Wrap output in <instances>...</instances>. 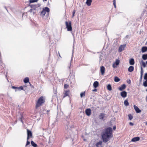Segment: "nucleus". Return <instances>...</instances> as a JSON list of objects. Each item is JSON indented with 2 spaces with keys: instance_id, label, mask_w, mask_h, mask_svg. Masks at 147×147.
<instances>
[{
  "instance_id": "obj_28",
  "label": "nucleus",
  "mask_w": 147,
  "mask_h": 147,
  "mask_svg": "<svg viewBox=\"0 0 147 147\" xmlns=\"http://www.w3.org/2000/svg\"><path fill=\"white\" fill-rule=\"evenodd\" d=\"M45 13L46 12L43 9L42 11L41 12L40 15L42 16H43L45 15Z\"/></svg>"
},
{
  "instance_id": "obj_31",
  "label": "nucleus",
  "mask_w": 147,
  "mask_h": 147,
  "mask_svg": "<svg viewBox=\"0 0 147 147\" xmlns=\"http://www.w3.org/2000/svg\"><path fill=\"white\" fill-rule=\"evenodd\" d=\"M102 142L101 141L97 142L96 144L97 147H98L99 145H100L102 144Z\"/></svg>"
},
{
  "instance_id": "obj_2",
  "label": "nucleus",
  "mask_w": 147,
  "mask_h": 147,
  "mask_svg": "<svg viewBox=\"0 0 147 147\" xmlns=\"http://www.w3.org/2000/svg\"><path fill=\"white\" fill-rule=\"evenodd\" d=\"M45 97L42 96L40 97L36 102V108L42 105L45 102Z\"/></svg>"
},
{
  "instance_id": "obj_41",
  "label": "nucleus",
  "mask_w": 147,
  "mask_h": 147,
  "mask_svg": "<svg viewBox=\"0 0 147 147\" xmlns=\"http://www.w3.org/2000/svg\"><path fill=\"white\" fill-rule=\"evenodd\" d=\"M75 12H76V10H74L73 12L72 18H73V17L74 16Z\"/></svg>"
},
{
  "instance_id": "obj_57",
  "label": "nucleus",
  "mask_w": 147,
  "mask_h": 147,
  "mask_svg": "<svg viewBox=\"0 0 147 147\" xmlns=\"http://www.w3.org/2000/svg\"><path fill=\"white\" fill-rule=\"evenodd\" d=\"M128 35H127V36H126V37H128Z\"/></svg>"
},
{
  "instance_id": "obj_10",
  "label": "nucleus",
  "mask_w": 147,
  "mask_h": 147,
  "mask_svg": "<svg viewBox=\"0 0 147 147\" xmlns=\"http://www.w3.org/2000/svg\"><path fill=\"white\" fill-rule=\"evenodd\" d=\"M140 138L139 137H134L132 139L131 141L132 142H136L139 140Z\"/></svg>"
},
{
  "instance_id": "obj_47",
  "label": "nucleus",
  "mask_w": 147,
  "mask_h": 147,
  "mask_svg": "<svg viewBox=\"0 0 147 147\" xmlns=\"http://www.w3.org/2000/svg\"><path fill=\"white\" fill-rule=\"evenodd\" d=\"M116 126H114L113 127V130H115V129H116Z\"/></svg>"
},
{
  "instance_id": "obj_53",
  "label": "nucleus",
  "mask_w": 147,
  "mask_h": 147,
  "mask_svg": "<svg viewBox=\"0 0 147 147\" xmlns=\"http://www.w3.org/2000/svg\"><path fill=\"white\" fill-rule=\"evenodd\" d=\"M114 5V6L115 7V8H116V5Z\"/></svg>"
},
{
  "instance_id": "obj_6",
  "label": "nucleus",
  "mask_w": 147,
  "mask_h": 147,
  "mask_svg": "<svg viewBox=\"0 0 147 147\" xmlns=\"http://www.w3.org/2000/svg\"><path fill=\"white\" fill-rule=\"evenodd\" d=\"M31 8H32L33 10H36V9L38 7H39L40 5L38 4L36 5H30Z\"/></svg>"
},
{
  "instance_id": "obj_43",
  "label": "nucleus",
  "mask_w": 147,
  "mask_h": 147,
  "mask_svg": "<svg viewBox=\"0 0 147 147\" xmlns=\"http://www.w3.org/2000/svg\"><path fill=\"white\" fill-rule=\"evenodd\" d=\"M30 144V142L28 141V140H27V142L26 144V146H27L28 145H29Z\"/></svg>"
},
{
  "instance_id": "obj_36",
  "label": "nucleus",
  "mask_w": 147,
  "mask_h": 147,
  "mask_svg": "<svg viewBox=\"0 0 147 147\" xmlns=\"http://www.w3.org/2000/svg\"><path fill=\"white\" fill-rule=\"evenodd\" d=\"M69 86V85L66 84H65L64 85V88L66 89Z\"/></svg>"
},
{
  "instance_id": "obj_1",
  "label": "nucleus",
  "mask_w": 147,
  "mask_h": 147,
  "mask_svg": "<svg viewBox=\"0 0 147 147\" xmlns=\"http://www.w3.org/2000/svg\"><path fill=\"white\" fill-rule=\"evenodd\" d=\"M102 136L104 142H107L110 138L113 137L112 128L109 127L106 128L105 131L102 133Z\"/></svg>"
},
{
  "instance_id": "obj_44",
  "label": "nucleus",
  "mask_w": 147,
  "mask_h": 147,
  "mask_svg": "<svg viewBox=\"0 0 147 147\" xmlns=\"http://www.w3.org/2000/svg\"><path fill=\"white\" fill-rule=\"evenodd\" d=\"M127 83L129 84H130L131 83V80H127Z\"/></svg>"
},
{
  "instance_id": "obj_24",
  "label": "nucleus",
  "mask_w": 147,
  "mask_h": 147,
  "mask_svg": "<svg viewBox=\"0 0 147 147\" xmlns=\"http://www.w3.org/2000/svg\"><path fill=\"white\" fill-rule=\"evenodd\" d=\"M120 79L117 77L116 76L115 77L114 80L116 82H118L120 81Z\"/></svg>"
},
{
  "instance_id": "obj_23",
  "label": "nucleus",
  "mask_w": 147,
  "mask_h": 147,
  "mask_svg": "<svg viewBox=\"0 0 147 147\" xmlns=\"http://www.w3.org/2000/svg\"><path fill=\"white\" fill-rule=\"evenodd\" d=\"M142 58L144 60H146L147 59V54L143 55L142 56Z\"/></svg>"
},
{
  "instance_id": "obj_3",
  "label": "nucleus",
  "mask_w": 147,
  "mask_h": 147,
  "mask_svg": "<svg viewBox=\"0 0 147 147\" xmlns=\"http://www.w3.org/2000/svg\"><path fill=\"white\" fill-rule=\"evenodd\" d=\"M66 28L67 29V30L69 31H71L72 30V27L71 25V22L69 21L68 22L67 21L65 22Z\"/></svg>"
},
{
  "instance_id": "obj_52",
  "label": "nucleus",
  "mask_w": 147,
  "mask_h": 147,
  "mask_svg": "<svg viewBox=\"0 0 147 147\" xmlns=\"http://www.w3.org/2000/svg\"><path fill=\"white\" fill-rule=\"evenodd\" d=\"M113 4L114 5H116V3H113Z\"/></svg>"
},
{
  "instance_id": "obj_22",
  "label": "nucleus",
  "mask_w": 147,
  "mask_h": 147,
  "mask_svg": "<svg viewBox=\"0 0 147 147\" xmlns=\"http://www.w3.org/2000/svg\"><path fill=\"white\" fill-rule=\"evenodd\" d=\"M43 10H44L45 12H46V11H47V12H49V9L47 7H46L45 8L43 9Z\"/></svg>"
},
{
  "instance_id": "obj_12",
  "label": "nucleus",
  "mask_w": 147,
  "mask_h": 147,
  "mask_svg": "<svg viewBox=\"0 0 147 147\" xmlns=\"http://www.w3.org/2000/svg\"><path fill=\"white\" fill-rule=\"evenodd\" d=\"M127 93L125 91L122 92L121 93V96L123 98H125L127 96Z\"/></svg>"
},
{
  "instance_id": "obj_21",
  "label": "nucleus",
  "mask_w": 147,
  "mask_h": 147,
  "mask_svg": "<svg viewBox=\"0 0 147 147\" xmlns=\"http://www.w3.org/2000/svg\"><path fill=\"white\" fill-rule=\"evenodd\" d=\"M141 67L143 66L144 67H145L146 66L145 63L143 60H142L141 61Z\"/></svg>"
},
{
  "instance_id": "obj_54",
  "label": "nucleus",
  "mask_w": 147,
  "mask_h": 147,
  "mask_svg": "<svg viewBox=\"0 0 147 147\" xmlns=\"http://www.w3.org/2000/svg\"><path fill=\"white\" fill-rule=\"evenodd\" d=\"M145 123H146V124L147 125V122H145Z\"/></svg>"
},
{
  "instance_id": "obj_55",
  "label": "nucleus",
  "mask_w": 147,
  "mask_h": 147,
  "mask_svg": "<svg viewBox=\"0 0 147 147\" xmlns=\"http://www.w3.org/2000/svg\"><path fill=\"white\" fill-rule=\"evenodd\" d=\"M43 1H47V0H43Z\"/></svg>"
},
{
  "instance_id": "obj_5",
  "label": "nucleus",
  "mask_w": 147,
  "mask_h": 147,
  "mask_svg": "<svg viewBox=\"0 0 147 147\" xmlns=\"http://www.w3.org/2000/svg\"><path fill=\"white\" fill-rule=\"evenodd\" d=\"M120 62V61L119 60L116 59L115 61V63H113V67L114 68L117 67V66L118 65Z\"/></svg>"
},
{
  "instance_id": "obj_39",
  "label": "nucleus",
  "mask_w": 147,
  "mask_h": 147,
  "mask_svg": "<svg viewBox=\"0 0 147 147\" xmlns=\"http://www.w3.org/2000/svg\"><path fill=\"white\" fill-rule=\"evenodd\" d=\"M141 72H140L141 75H143V69H142V67H141Z\"/></svg>"
},
{
  "instance_id": "obj_9",
  "label": "nucleus",
  "mask_w": 147,
  "mask_h": 147,
  "mask_svg": "<svg viewBox=\"0 0 147 147\" xmlns=\"http://www.w3.org/2000/svg\"><path fill=\"white\" fill-rule=\"evenodd\" d=\"M86 115L88 116H90L91 114V110L90 109H87L85 111Z\"/></svg>"
},
{
  "instance_id": "obj_38",
  "label": "nucleus",
  "mask_w": 147,
  "mask_h": 147,
  "mask_svg": "<svg viewBox=\"0 0 147 147\" xmlns=\"http://www.w3.org/2000/svg\"><path fill=\"white\" fill-rule=\"evenodd\" d=\"M4 66V65L3 64L1 63V64H0V68H1V69H4V67L3 66Z\"/></svg>"
},
{
  "instance_id": "obj_7",
  "label": "nucleus",
  "mask_w": 147,
  "mask_h": 147,
  "mask_svg": "<svg viewBox=\"0 0 147 147\" xmlns=\"http://www.w3.org/2000/svg\"><path fill=\"white\" fill-rule=\"evenodd\" d=\"M125 46H126L125 45H121L119 47V52H121L122 51H123L125 49Z\"/></svg>"
},
{
  "instance_id": "obj_26",
  "label": "nucleus",
  "mask_w": 147,
  "mask_h": 147,
  "mask_svg": "<svg viewBox=\"0 0 147 147\" xmlns=\"http://www.w3.org/2000/svg\"><path fill=\"white\" fill-rule=\"evenodd\" d=\"M31 145L34 147H36L37 146V144L34 143V142L32 141H31Z\"/></svg>"
},
{
  "instance_id": "obj_50",
  "label": "nucleus",
  "mask_w": 147,
  "mask_h": 147,
  "mask_svg": "<svg viewBox=\"0 0 147 147\" xmlns=\"http://www.w3.org/2000/svg\"><path fill=\"white\" fill-rule=\"evenodd\" d=\"M35 13H36V12H34V11H33V15H34V14H35Z\"/></svg>"
},
{
  "instance_id": "obj_58",
  "label": "nucleus",
  "mask_w": 147,
  "mask_h": 147,
  "mask_svg": "<svg viewBox=\"0 0 147 147\" xmlns=\"http://www.w3.org/2000/svg\"><path fill=\"white\" fill-rule=\"evenodd\" d=\"M21 121H22V120H21Z\"/></svg>"
},
{
  "instance_id": "obj_42",
  "label": "nucleus",
  "mask_w": 147,
  "mask_h": 147,
  "mask_svg": "<svg viewBox=\"0 0 147 147\" xmlns=\"http://www.w3.org/2000/svg\"><path fill=\"white\" fill-rule=\"evenodd\" d=\"M70 131V129H69L68 130V131ZM65 132L66 134H68L67 135H68V134H69V133L70 132H69V133H67V130H66L65 131Z\"/></svg>"
},
{
  "instance_id": "obj_32",
  "label": "nucleus",
  "mask_w": 147,
  "mask_h": 147,
  "mask_svg": "<svg viewBox=\"0 0 147 147\" xmlns=\"http://www.w3.org/2000/svg\"><path fill=\"white\" fill-rule=\"evenodd\" d=\"M12 88L13 89H15L16 90V91H18V89H19L18 87H15V86H12Z\"/></svg>"
},
{
  "instance_id": "obj_33",
  "label": "nucleus",
  "mask_w": 147,
  "mask_h": 147,
  "mask_svg": "<svg viewBox=\"0 0 147 147\" xmlns=\"http://www.w3.org/2000/svg\"><path fill=\"white\" fill-rule=\"evenodd\" d=\"M143 85L145 87L147 86V80L143 83Z\"/></svg>"
},
{
  "instance_id": "obj_49",
  "label": "nucleus",
  "mask_w": 147,
  "mask_h": 147,
  "mask_svg": "<svg viewBox=\"0 0 147 147\" xmlns=\"http://www.w3.org/2000/svg\"><path fill=\"white\" fill-rule=\"evenodd\" d=\"M142 76L143 75H141L140 76V79L141 80L142 78Z\"/></svg>"
},
{
  "instance_id": "obj_51",
  "label": "nucleus",
  "mask_w": 147,
  "mask_h": 147,
  "mask_svg": "<svg viewBox=\"0 0 147 147\" xmlns=\"http://www.w3.org/2000/svg\"><path fill=\"white\" fill-rule=\"evenodd\" d=\"M116 3L115 0H113V3Z\"/></svg>"
},
{
  "instance_id": "obj_37",
  "label": "nucleus",
  "mask_w": 147,
  "mask_h": 147,
  "mask_svg": "<svg viewBox=\"0 0 147 147\" xmlns=\"http://www.w3.org/2000/svg\"><path fill=\"white\" fill-rule=\"evenodd\" d=\"M144 80H147V73H146L145 74L144 77Z\"/></svg>"
},
{
  "instance_id": "obj_25",
  "label": "nucleus",
  "mask_w": 147,
  "mask_h": 147,
  "mask_svg": "<svg viewBox=\"0 0 147 147\" xmlns=\"http://www.w3.org/2000/svg\"><path fill=\"white\" fill-rule=\"evenodd\" d=\"M24 81L25 83H26L29 82V78L28 77H26L24 79Z\"/></svg>"
},
{
  "instance_id": "obj_30",
  "label": "nucleus",
  "mask_w": 147,
  "mask_h": 147,
  "mask_svg": "<svg viewBox=\"0 0 147 147\" xmlns=\"http://www.w3.org/2000/svg\"><path fill=\"white\" fill-rule=\"evenodd\" d=\"M124 104L126 106H128L129 105V103L127 100H125L124 101Z\"/></svg>"
},
{
  "instance_id": "obj_11",
  "label": "nucleus",
  "mask_w": 147,
  "mask_h": 147,
  "mask_svg": "<svg viewBox=\"0 0 147 147\" xmlns=\"http://www.w3.org/2000/svg\"><path fill=\"white\" fill-rule=\"evenodd\" d=\"M100 71L101 73V74L102 75H104L105 71V67L103 66H102L100 67Z\"/></svg>"
},
{
  "instance_id": "obj_15",
  "label": "nucleus",
  "mask_w": 147,
  "mask_h": 147,
  "mask_svg": "<svg viewBox=\"0 0 147 147\" xmlns=\"http://www.w3.org/2000/svg\"><path fill=\"white\" fill-rule=\"evenodd\" d=\"M105 114L103 113H101L99 115V119L102 120L105 117Z\"/></svg>"
},
{
  "instance_id": "obj_29",
  "label": "nucleus",
  "mask_w": 147,
  "mask_h": 147,
  "mask_svg": "<svg viewBox=\"0 0 147 147\" xmlns=\"http://www.w3.org/2000/svg\"><path fill=\"white\" fill-rule=\"evenodd\" d=\"M108 90L109 91H111L112 90V88L111 85L110 84H108L107 86Z\"/></svg>"
},
{
  "instance_id": "obj_48",
  "label": "nucleus",
  "mask_w": 147,
  "mask_h": 147,
  "mask_svg": "<svg viewBox=\"0 0 147 147\" xmlns=\"http://www.w3.org/2000/svg\"><path fill=\"white\" fill-rule=\"evenodd\" d=\"M92 91L93 92H96L97 91L96 89H95L92 90Z\"/></svg>"
},
{
  "instance_id": "obj_40",
  "label": "nucleus",
  "mask_w": 147,
  "mask_h": 147,
  "mask_svg": "<svg viewBox=\"0 0 147 147\" xmlns=\"http://www.w3.org/2000/svg\"><path fill=\"white\" fill-rule=\"evenodd\" d=\"M18 88H19V89H18V91L20 90H22L23 89V88L22 86H21L19 87H18Z\"/></svg>"
},
{
  "instance_id": "obj_35",
  "label": "nucleus",
  "mask_w": 147,
  "mask_h": 147,
  "mask_svg": "<svg viewBox=\"0 0 147 147\" xmlns=\"http://www.w3.org/2000/svg\"><path fill=\"white\" fill-rule=\"evenodd\" d=\"M38 0H30V3L37 2Z\"/></svg>"
},
{
  "instance_id": "obj_45",
  "label": "nucleus",
  "mask_w": 147,
  "mask_h": 147,
  "mask_svg": "<svg viewBox=\"0 0 147 147\" xmlns=\"http://www.w3.org/2000/svg\"><path fill=\"white\" fill-rule=\"evenodd\" d=\"M33 10H34L31 8V9L29 10V11L30 12H32Z\"/></svg>"
},
{
  "instance_id": "obj_34",
  "label": "nucleus",
  "mask_w": 147,
  "mask_h": 147,
  "mask_svg": "<svg viewBox=\"0 0 147 147\" xmlns=\"http://www.w3.org/2000/svg\"><path fill=\"white\" fill-rule=\"evenodd\" d=\"M128 117L129 118V119L131 120L133 118L131 114H129L128 115Z\"/></svg>"
},
{
  "instance_id": "obj_8",
  "label": "nucleus",
  "mask_w": 147,
  "mask_h": 147,
  "mask_svg": "<svg viewBox=\"0 0 147 147\" xmlns=\"http://www.w3.org/2000/svg\"><path fill=\"white\" fill-rule=\"evenodd\" d=\"M134 107L136 111V112L137 113H139L141 112V110L136 106L134 105Z\"/></svg>"
},
{
  "instance_id": "obj_4",
  "label": "nucleus",
  "mask_w": 147,
  "mask_h": 147,
  "mask_svg": "<svg viewBox=\"0 0 147 147\" xmlns=\"http://www.w3.org/2000/svg\"><path fill=\"white\" fill-rule=\"evenodd\" d=\"M27 140H28L29 138L32 137V135L31 131L29 130L28 129H27Z\"/></svg>"
},
{
  "instance_id": "obj_14",
  "label": "nucleus",
  "mask_w": 147,
  "mask_h": 147,
  "mask_svg": "<svg viewBox=\"0 0 147 147\" xmlns=\"http://www.w3.org/2000/svg\"><path fill=\"white\" fill-rule=\"evenodd\" d=\"M126 88V86L125 84H123L122 85L121 87L119 88V90L122 91L125 89Z\"/></svg>"
},
{
  "instance_id": "obj_17",
  "label": "nucleus",
  "mask_w": 147,
  "mask_h": 147,
  "mask_svg": "<svg viewBox=\"0 0 147 147\" xmlns=\"http://www.w3.org/2000/svg\"><path fill=\"white\" fill-rule=\"evenodd\" d=\"M134 70V67L132 66H130L128 69V71L129 72H131Z\"/></svg>"
},
{
  "instance_id": "obj_46",
  "label": "nucleus",
  "mask_w": 147,
  "mask_h": 147,
  "mask_svg": "<svg viewBox=\"0 0 147 147\" xmlns=\"http://www.w3.org/2000/svg\"><path fill=\"white\" fill-rule=\"evenodd\" d=\"M129 124L131 126H133V125H134L133 123H132V122H130L129 123Z\"/></svg>"
},
{
  "instance_id": "obj_18",
  "label": "nucleus",
  "mask_w": 147,
  "mask_h": 147,
  "mask_svg": "<svg viewBox=\"0 0 147 147\" xmlns=\"http://www.w3.org/2000/svg\"><path fill=\"white\" fill-rule=\"evenodd\" d=\"M135 63L134 59H131L129 61V63L131 65H133Z\"/></svg>"
},
{
  "instance_id": "obj_27",
  "label": "nucleus",
  "mask_w": 147,
  "mask_h": 147,
  "mask_svg": "<svg viewBox=\"0 0 147 147\" xmlns=\"http://www.w3.org/2000/svg\"><path fill=\"white\" fill-rule=\"evenodd\" d=\"M80 95L81 98H82L83 97L85 96V92H81L80 94Z\"/></svg>"
},
{
  "instance_id": "obj_13",
  "label": "nucleus",
  "mask_w": 147,
  "mask_h": 147,
  "mask_svg": "<svg viewBox=\"0 0 147 147\" xmlns=\"http://www.w3.org/2000/svg\"><path fill=\"white\" fill-rule=\"evenodd\" d=\"M69 93L70 91L69 90H66L64 91V96L63 97L64 98L65 96H69Z\"/></svg>"
},
{
  "instance_id": "obj_19",
  "label": "nucleus",
  "mask_w": 147,
  "mask_h": 147,
  "mask_svg": "<svg viewBox=\"0 0 147 147\" xmlns=\"http://www.w3.org/2000/svg\"><path fill=\"white\" fill-rule=\"evenodd\" d=\"M92 2V0H87L86 3L88 6H89L91 5Z\"/></svg>"
},
{
  "instance_id": "obj_20",
  "label": "nucleus",
  "mask_w": 147,
  "mask_h": 147,
  "mask_svg": "<svg viewBox=\"0 0 147 147\" xmlns=\"http://www.w3.org/2000/svg\"><path fill=\"white\" fill-rule=\"evenodd\" d=\"M147 50V47H143L142 49V53L145 52Z\"/></svg>"
},
{
  "instance_id": "obj_56",
  "label": "nucleus",
  "mask_w": 147,
  "mask_h": 147,
  "mask_svg": "<svg viewBox=\"0 0 147 147\" xmlns=\"http://www.w3.org/2000/svg\"><path fill=\"white\" fill-rule=\"evenodd\" d=\"M59 56L60 57V54H59Z\"/></svg>"
},
{
  "instance_id": "obj_16",
  "label": "nucleus",
  "mask_w": 147,
  "mask_h": 147,
  "mask_svg": "<svg viewBox=\"0 0 147 147\" xmlns=\"http://www.w3.org/2000/svg\"><path fill=\"white\" fill-rule=\"evenodd\" d=\"M98 85L99 83L97 81H95L93 83V86L95 88H96L98 86Z\"/></svg>"
}]
</instances>
